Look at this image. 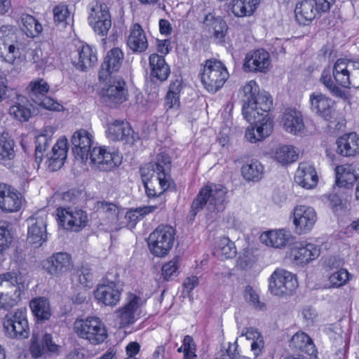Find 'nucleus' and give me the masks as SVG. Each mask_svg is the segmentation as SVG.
<instances>
[{
    "label": "nucleus",
    "mask_w": 359,
    "mask_h": 359,
    "mask_svg": "<svg viewBox=\"0 0 359 359\" xmlns=\"http://www.w3.org/2000/svg\"><path fill=\"white\" fill-rule=\"evenodd\" d=\"M170 157L167 154L161 153L155 163L145 164L140 168L142 180L149 198L160 196L170 187Z\"/></svg>",
    "instance_id": "f257e3e1"
},
{
    "label": "nucleus",
    "mask_w": 359,
    "mask_h": 359,
    "mask_svg": "<svg viewBox=\"0 0 359 359\" xmlns=\"http://www.w3.org/2000/svg\"><path fill=\"white\" fill-rule=\"evenodd\" d=\"M97 211L104 217L103 224L107 225V231H118L125 226L129 229H133L137 222L142 217L156 208L153 205L130 209L125 212L116 204L107 201H100L97 205Z\"/></svg>",
    "instance_id": "f03ea898"
},
{
    "label": "nucleus",
    "mask_w": 359,
    "mask_h": 359,
    "mask_svg": "<svg viewBox=\"0 0 359 359\" xmlns=\"http://www.w3.org/2000/svg\"><path fill=\"white\" fill-rule=\"evenodd\" d=\"M238 96L243 102L242 114L245 120H251L255 111L270 110L273 100L266 91H260L256 81L250 80L239 90Z\"/></svg>",
    "instance_id": "7ed1b4c3"
},
{
    "label": "nucleus",
    "mask_w": 359,
    "mask_h": 359,
    "mask_svg": "<svg viewBox=\"0 0 359 359\" xmlns=\"http://www.w3.org/2000/svg\"><path fill=\"white\" fill-rule=\"evenodd\" d=\"M147 299L140 292H128L123 304L114 313V320L119 328H126L135 324L142 316V309Z\"/></svg>",
    "instance_id": "20e7f679"
},
{
    "label": "nucleus",
    "mask_w": 359,
    "mask_h": 359,
    "mask_svg": "<svg viewBox=\"0 0 359 359\" xmlns=\"http://www.w3.org/2000/svg\"><path fill=\"white\" fill-rule=\"evenodd\" d=\"M227 189L222 184H208L201 189L191 205L194 215L205 205L210 212H221L224 209Z\"/></svg>",
    "instance_id": "39448f33"
},
{
    "label": "nucleus",
    "mask_w": 359,
    "mask_h": 359,
    "mask_svg": "<svg viewBox=\"0 0 359 359\" xmlns=\"http://www.w3.org/2000/svg\"><path fill=\"white\" fill-rule=\"evenodd\" d=\"M73 329L77 336L93 345L102 344L108 337V330L102 320L95 316L78 318Z\"/></svg>",
    "instance_id": "423d86ee"
},
{
    "label": "nucleus",
    "mask_w": 359,
    "mask_h": 359,
    "mask_svg": "<svg viewBox=\"0 0 359 359\" xmlns=\"http://www.w3.org/2000/svg\"><path fill=\"white\" fill-rule=\"evenodd\" d=\"M199 77L204 88L209 93H216L226 83L229 74L226 66L216 59L207 60L201 65Z\"/></svg>",
    "instance_id": "0eeeda50"
},
{
    "label": "nucleus",
    "mask_w": 359,
    "mask_h": 359,
    "mask_svg": "<svg viewBox=\"0 0 359 359\" xmlns=\"http://www.w3.org/2000/svg\"><path fill=\"white\" fill-rule=\"evenodd\" d=\"M22 287L20 273L0 274V309L9 310L15 306L20 301Z\"/></svg>",
    "instance_id": "6e6552de"
},
{
    "label": "nucleus",
    "mask_w": 359,
    "mask_h": 359,
    "mask_svg": "<svg viewBox=\"0 0 359 359\" xmlns=\"http://www.w3.org/2000/svg\"><path fill=\"white\" fill-rule=\"evenodd\" d=\"M15 36L10 26L0 27V60L2 62L18 66L25 60L22 46L15 41Z\"/></svg>",
    "instance_id": "1a4fd4ad"
},
{
    "label": "nucleus",
    "mask_w": 359,
    "mask_h": 359,
    "mask_svg": "<svg viewBox=\"0 0 359 359\" xmlns=\"http://www.w3.org/2000/svg\"><path fill=\"white\" fill-rule=\"evenodd\" d=\"M269 111L256 110L252 113V119L246 120L251 123L245 130V136L248 141L256 143L271 135L273 130V121Z\"/></svg>",
    "instance_id": "9d476101"
},
{
    "label": "nucleus",
    "mask_w": 359,
    "mask_h": 359,
    "mask_svg": "<svg viewBox=\"0 0 359 359\" xmlns=\"http://www.w3.org/2000/svg\"><path fill=\"white\" fill-rule=\"evenodd\" d=\"M175 230L169 225H159L149 235V249L156 257H163L168 254L175 241Z\"/></svg>",
    "instance_id": "9b49d317"
},
{
    "label": "nucleus",
    "mask_w": 359,
    "mask_h": 359,
    "mask_svg": "<svg viewBox=\"0 0 359 359\" xmlns=\"http://www.w3.org/2000/svg\"><path fill=\"white\" fill-rule=\"evenodd\" d=\"M48 213L46 209H40L27 219V238L29 244L39 248L47 241V219Z\"/></svg>",
    "instance_id": "f8f14e48"
},
{
    "label": "nucleus",
    "mask_w": 359,
    "mask_h": 359,
    "mask_svg": "<svg viewBox=\"0 0 359 359\" xmlns=\"http://www.w3.org/2000/svg\"><path fill=\"white\" fill-rule=\"evenodd\" d=\"M298 286L297 276L283 269L275 270L269 280V289L276 296L292 295Z\"/></svg>",
    "instance_id": "ddd939ff"
},
{
    "label": "nucleus",
    "mask_w": 359,
    "mask_h": 359,
    "mask_svg": "<svg viewBox=\"0 0 359 359\" xmlns=\"http://www.w3.org/2000/svg\"><path fill=\"white\" fill-rule=\"evenodd\" d=\"M88 22L96 34L104 36L111 26V15L105 4L91 2L88 8Z\"/></svg>",
    "instance_id": "4468645a"
},
{
    "label": "nucleus",
    "mask_w": 359,
    "mask_h": 359,
    "mask_svg": "<svg viewBox=\"0 0 359 359\" xmlns=\"http://www.w3.org/2000/svg\"><path fill=\"white\" fill-rule=\"evenodd\" d=\"M4 327L8 337L13 339H25L29 335L27 311L19 309L6 315Z\"/></svg>",
    "instance_id": "2eb2a0df"
},
{
    "label": "nucleus",
    "mask_w": 359,
    "mask_h": 359,
    "mask_svg": "<svg viewBox=\"0 0 359 359\" xmlns=\"http://www.w3.org/2000/svg\"><path fill=\"white\" fill-rule=\"evenodd\" d=\"M329 10L325 1L298 0L294 9L295 19L299 25H307Z\"/></svg>",
    "instance_id": "dca6fc26"
},
{
    "label": "nucleus",
    "mask_w": 359,
    "mask_h": 359,
    "mask_svg": "<svg viewBox=\"0 0 359 359\" xmlns=\"http://www.w3.org/2000/svg\"><path fill=\"white\" fill-rule=\"evenodd\" d=\"M56 215L58 224L70 231L79 232L85 228L88 223L86 212L76 208H58Z\"/></svg>",
    "instance_id": "f3484780"
},
{
    "label": "nucleus",
    "mask_w": 359,
    "mask_h": 359,
    "mask_svg": "<svg viewBox=\"0 0 359 359\" xmlns=\"http://www.w3.org/2000/svg\"><path fill=\"white\" fill-rule=\"evenodd\" d=\"M108 83L102 87L100 95L102 102L110 107L121 104L128 99V90L123 79L108 77Z\"/></svg>",
    "instance_id": "a211bd4d"
},
{
    "label": "nucleus",
    "mask_w": 359,
    "mask_h": 359,
    "mask_svg": "<svg viewBox=\"0 0 359 359\" xmlns=\"http://www.w3.org/2000/svg\"><path fill=\"white\" fill-rule=\"evenodd\" d=\"M295 232L299 235L309 233L314 228L318 217L315 209L305 205H296L291 214Z\"/></svg>",
    "instance_id": "6ab92c4d"
},
{
    "label": "nucleus",
    "mask_w": 359,
    "mask_h": 359,
    "mask_svg": "<svg viewBox=\"0 0 359 359\" xmlns=\"http://www.w3.org/2000/svg\"><path fill=\"white\" fill-rule=\"evenodd\" d=\"M91 162L97 169L102 171H109L118 166L122 162L121 155L113 148L95 147L90 154Z\"/></svg>",
    "instance_id": "aec40b11"
},
{
    "label": "nucleus",
    "mask_w": 359,
    "mask_h": 359,
    "mask_svg": "<svg viewBox=\"0 0 359 359\" xmlns=\"http://www.w3.org/2000/svg\"><path fill=\"white\" fill-rule=\"evenodd\" d=\"M105 133L109 141H121L126 144L136 147L140 141L139 135L133 131L129 123L122 120L107 123Z\"/></svg>",
    "instance_id": "412c9836"
},
{
    "label": "nucleus",
    "mask_w": 359,
    "mask_h": 359,
    "mask_svg": "<svg viewBox=\"0 0 359 359\" xmlns=\"http://www.w3.org/2000/svg\"><path fill=\"white\" fill-rule=\"evenodd\" d=\"M320 255V248L318 245L302 241L293 245L290 257L293 263L304 265L316 259Z\"/></svg>",
    "instance_id": "4be33fe9"
},
{
    "label": "nucleus",
    "mask_w": 359,
    "mask_h": 359,
    "mask_svg": "<svg viewBox=\"0 0 359 359\" xmlns=\"http://www.w3.org/2000/svg\"><path fill=\"white\" fill-rule=\"evenodd\" d=\"M271 66L269 53L263 48L248 52L245 57L243 68L246 72L266 73Z\"/></svg>",
    "instance_id": "5701e85b"
},
{
    "label": "nucleus",
    "mask_w": 359,
    "mask_h": 359,
    "mask_svg": "<svg viewBox=\"0 0 359 359\" xmlns=\"http://www.w3.org/2000/svg\"><path fill=\"white\" fill-rule=\"evenodd\" d=\"M319 176L313 163L309 161L300 162L294 172V182L299 187L312 190L317 187Z\"/></svg>",
    "instance_id": "b1692460"
},
{
    "label": "nucleus",
    "mask_w": 359,
    "mask_h": 359,
    "mask_svg": "<svg viewBox=\"0 0 359 359\" xmlns=\"http://www.w3.org/2000/svg\"><path fill=\"white\" fill-rule=\"evenodd\" d=\"M22 196L14 187L0 182V210L4 213H15L20 210Z\"/></svg>",
    "instance_id": "393cba45"
},
{
    "label": "nucleus",
    "mask_w": 359,
    "mask_h": 359,
    "mask_svg": "<svg viewBox=\"0 0 359 359\" xmlns=\"http://www.w3.org/2000/svg\"><path fill=\"white\" fill-rule=\"evenodd\" d=\"M122 290L117 283L108 280L100 283L94 292L95 299L107 306H116L121 297Z\"/></svg>",
    "instance_id": "a878e982"
},
{
    "label": "nucleus",
    "mask_w": 359,
    "mask_h": 359,
    "mask_svg": "<svg viewBox=\"0 0 359 359\" xmlns=\"http://www.w3.org/2000/svg\"><path fill=\"white\" fill-rule=\"evenodd\" d=\"M43 269L53 276H60L69 271L73 267L70 255L67 252H57L43 260Z\"/></svg>",
    "instance_id": "bb28decb"
},
{
    "label": "nucleus",
    "mask_w": 359,
    "mask_h": 359,
    "mask_svg": "<svg viewBox=\"0 0 359 359\" xmlns=\"http://www.w3.org/2000/svg\"><path fill=\"white\" fill-rule=\"evenodd\" d=\"M280 124L285 132L293 135L302 136L305 130L302 112L293 107L285 109L281 116Z\"/></svg>",
    "instance_id": "cd10ccee"
},
{
    "label": "nucleus",
    "mask_w": 359,
    "mask_h": 359,
    "mask_svg": "<svg viewBox=\"0 0 359 359\" xmlns=\"http://www.w3.org/2000/svg\"><path fill=\"white\" fill-rule=\"evenodd\" d=\"M97 61V57L95 48L85 43H80L76 51L72 55L73 65L81 71H86L93 67Z\"/></svg>",
    "instance_id": "c85d7f7f"
},
{
    "label": "nucleus",
    "mask_w": 359,
    "mask_h": 359,
    "mask_svg": "<svg viewBox=\"0 0 359 359\" xmlns=\"http://www.w3.org/2000/svg\"><path fill=\"white\" fill-rule=\"evenodd\" d=\"M292 238L290 231L286 228L266 230L259 236V241L263 245L276 249L285 248Z\"/></svg>",
    "instance_id": "c756f323"
},
{
    "label": "nucleus",
    "mask_w": 359,
    "mask_h": 359,
    "mask_svg": "<svg viewBox=\"0 0 359 359\" xmlns=\"http://www.w3.org/2000/svg\"><path fill=\"white\" fill-rule=\"evenodd\" d=\"M93 136L86 130L81 129L76 131L72 137V151L75 157L82 162L88 160Z\"/></svg>",
    "instance_id": "7c9ffc66"
},
{
    "label": "nucleus",
    "mask_w": 359,
    "mask_h": 359,
    "mask_svg": "<svg viewBox=\"0 0 359 359\" xmlns=\"http://www.w3.org/2000/svg\"><path fill=\"white\" fill-rule=\"evenodd\" d=\"M67 139L65 137H60L46 156V167L50 171H56L61 168L67 158Z\"/></svg>",
    "instance_id": "2f4dec72"
},
{
    "label": "nucleus",
    "mask_w": 359,
    "mask_h": 359,
    "mask_svg": "<svg viewBox=\"0 0 359 359\" xmlns=\"http://www.w3.org/2000/svg\"><path fill=\"white\" fill-rule=\"evenodd\" d=\"M124 54L119 48H114L109 50L101 65L99 72V79L100 81H107L108 77L112 76L111 74L118 71L121 68Z\"/></svg>",
    "instance_id": "473e14b6"
},
{
    "label": "nucleus",
    "mask_w": 359,
    "mask_h": 359,
    "mask_svg": "<svg viewBox=\"0 0 359 359\" xmlns=\"http://www.w3.org/2000/svg\"><path fill=\"white\" fill-rule=\"evenodd\" d=\"M310 108L312 112L323 117L325 120L332 118L334 101L320 92H314L309 97Z\"/></svg>",
    "instance_id": "72a5a7b5"
},
{
    "label": "nucleus",
    "mask_w": 359,
    "mask_h": 359,
    "mask_svg": "<svg viewBox=\"0 0 359 359\" xmlns=\"http://www.w3.org/2000/svg\"><path fill=\"white\" fill-rule=\"evenodd\" d=\"M126 44L133 53H142L147 49L146 33L139 24H134L130 28Z\"/></svg>",
    "instance_id": "f704fd0d"
},
{
    "label": "nucleus",
    "mask_w": 359,
    "mask_h": 359,
    "mask_svg": "<svg viewBox=\"0 0 359 359\" xmlns=\"http://www.w3.org/2000/svg\"><path fill=\"white\" fill-rule=\"evenodd\" d=\"M336 183L340 187L352 186L359 178V168L354 164H343L335 168Z\"/></svg>",
    "instance_id": "c9c22d12"
},
{
    "label": "nucleus",
    "mask_w": 359,
    "mask_h": 359,
    "mask_svg": "<svg viewBox=\"0 0 359 359\" xmlns=\"http://www.w3.org/2000/svg\"><path fill=\"white\" fill-rule=\"evenodd\" d=\"M182 81L180 79L173 81L169 86L164 99V108L168 113L177 112L180 108V94Z\"/></svg>",
    "instance_id": "e433bc0d"
},
{
    "label": "nucleus",
    "mask_w": 359,
    "mask_h": 359,
    "mask_svg": "<svg viewBox=\"0 0 359 359\" xmlns=\"http://www.w3.org/2000/svg\"><path fill=\"white\" fill-rule=\"evenodd\" d=\"M203 24L205 29L213 35L217 42L224 41L228 27L222 18L215 17L212 13H208L205 17Z\"/></svg>",
    "instance_id": "4c0bfd02"
},
{
    "label": "nucleus",
    "mask_w": 359,
    "mask_h": 359,
    "mask_svg": "<svg viewBox=\"0 0 359 359\" xmlns=\"http://www.w3.org/2000/svg\"><path fill=\"white\" fill-rule=\"evenodd\" d=\"M337 150L344 156H354L359 154V135L350 133L340 137L337 141Z\"/></svg>",
    "instance_id": "58836bf2"
},
{
    "label": "nucleus",
    "mask_w": 359,
    "mask_h": 359,
    "mask_svg": "<svg viewBox=\"0 0 359 359\" xmlns=\"http://www.w3.org/2000/svg\"><path fill=\"white\" fill-rule=\"evenodd\" d=\"M290 346L306 353L310 359H318V351L313 340L303 332H298L292 336Z\"/></svg>",
    "instance_id": "ea45409f"
},
{
    "label": "nucleus",
    "mask_w": 359,
    "mask_h": 359,
    "mask_svg": "<svg viewBox=\"0 0 359 359\" xmlns=\"http://www.w3.org/2000/svg\"><path fill=\"white\" fill-rule=\"evenodd\" d=\"M9 114L20 122L27 121L32 116V105L25 97L17 95L15 104L10 107Z\"/></svg>",
    "instance_id": "a19ab883"
},
{
    "label": "nucleus",
    "mask_w": 359,
    "mask_h": 359,
    "mask_svg": "<svg viewBox=\"0 0 359 359\" xmlns=\"http://www.w3.org/2000/svg\"><path fill=\"white\" fill-rule=\"evenodd\" d=\"M151 76L161 81H165L170 75V70L163 56L153 53L149 57Z\"/></svg>",
    "instance_id": "79ce46f5"
},
{
    "label": "nucleus",
    "mask_w": 359,
    "mask_h": 359,
    "mask_svg": "<svg viewBox=\"0 0 359 359\" xmlns=\"http://www.w3.org/2000/svg\"><path fill=\"white\" fill-rule=\"evenodd\" d=\"M274 159L283 165L295 162L299 158V150L290 144H281L276 147L273 151Z\"/></svg>",
    "instance_id": "37998d69"
},
{
    "label": "nucleus",
    "mask_w": 359,
    "mask_h": 359,
    "mask_svg": "<svg viewBox=\"0 0 359 359\" xmlns=\"http://www.w3.org/2000/svg\"><path fill=\"white\" fill-rule=\"evenodd\" d=\"M260 0H232L230 10L236 17L252 15L257 10Z\"/></svg>",
    "instance_id": "c03bdc74"
},
{
    "label": "nucleus",
    "mask_w": 359,
    "mask_h": 359,
    "mask_svg": "<svg viewBox=\"0 0 359 359\" xmlns=\"http://www.w3.org/2000/svg\"><path fill=\"white\" fill-rule=\"evenodd\" d=\"M53 129L51 127H46L42 133L36 137L35 161L39 168L43 158V153L47 147L50 144Z\"/></svg>",
    "instance_id": "a18cd8bd"
},
{
    "label": "nucleus",
    "mask_w": 359,
    "mask_h": 359,
    "mask_svg": "<svg viewBox=\"0 0 359 359\" xmlns=\"http://www.w3.org/2000/svg\"><path fill=\"white\" fill-rule=\"evenodd\" d=\"M264 165L258 160L248 161L241 168L242 175L248 181H259L264 175Z\"/></svg>",
    "instance_id": "49530a36"
},
{
    "label": "nucleus",
    "mask_w": 359,
    "mask_h": 359,
    "mask_svg": "<svg viewBox=\"0 0 359 359\" xmlns=\"http://www.w3.org/2000/svg\"><path fill=\"white\" fill-rule=\"evenodd\" d=\"M213 253L222 260L231 259L236 255V248L234 243L228 237H222L216 242Z\"/></svg>",
    "instance_id": "de8ad7c7"
},
{
    "label": "nucleus",
    "mask_w": 359,
    "mask_h": 359,
    "mask_svg": "<svg viewBox=\"0 0 359 359\" xmlns=\"http://www.w3.org/2000/svg\"><path fill=\"white\" fill-rule=\"evenodd\" d=\"M350 62L351 60L341 58L338 59L333 66L332 75L334 81L341 86H343V84L348 83V78L349 77L346 76V74L348 73V68H353Z\"/></svg>",
    "instance_id": "09e8293b"
},
{
    "label": "nucleus",
    "mask_w": 359,
    "mask_h": 359,
    "mask_svg": "<svg viewBox=\"0 0 359 359\" xmlns=\"http://www.w3.org/2000/svg\"><path fill=\"white\" fill-rule=\"evenodd\" d=\"M15 142L8 133L0 134V161L6 162L14 158Z\"/></svg>",
    "instance_id": "8fccbe9b"
},
{
    "label": "nucleus",
    "mask_w": 359,
    "mask_h": 359,
    "mask_svg": "<svg viewBox=\"0 0 359 359\" xmlns=\"http://www.w3.org/2000/svg\"><path fill=\"white\" fill-rule=\"evenodd\" d=\"M246 339L252 341L251 350L255 357L260 355L264 348V341L261 333L255 328H246L243 332Z\"/></svg>",
    "instance_id": "3c124183"
},
{
    "label": "nucleus",
    "mask_w": 359,
    "mask_h": 359,
    "mask_svg": "<svg viewBox=\"0 0 359 359\" xmlns=\"http://www.w3.org/2000/svg\"><path fill=\"white\" fill-rule=\"evenodd\" d=\"M30 308L38 319L48 320L51 316L49 302L44 297L33 299L30 302Z\"/></svg>",
    "instance_id": "603ef678"
},
{
    "label": "nucleus",
    "mask_w": 359,
    "mask_h": 359,
    "mask_svg": "<svg viewBox=\"0 0 359 359\" xmlns=\"http://www.w3.org/2000/svg\"><path fill=\"white\" fill-rule=\"evenodd\" d=\"M22 30L30 38L39 36L43 27L33 16L28 14H22L21 16Z\"/></svg>",
    "instance_id": "864d4df0"
},
{
    "label": "nucleus",
    "mask_w": 359,
    "mask_h": 359,
    "mask_svg": "<svg viewBox=\"0 0 359 359\" xmlns=\"http://www.w3.org/2000/svg\"><path fill=\"white\" fill-rule=\"evenodd\" d=\"M53 20L57 25L65 27L69 24L72 18V13L66 4L61 3L53 8Z\"/></svg>",
    "instance_id": "5fc2aeb1"
},
{
    "label": "nucleus",
    "mask_w": 359,
    "mask_h": 359,
    "mask_svg": "<svg viewBox=\"0 0 359 359\" xmlns=\"http://www.w3.org/2000/svg\"><path fill=\"white\" fill-rule=\"evenodd\" d=\"M28 88L31 98L35 102L36 100L46 95L49 90V85L45 80L38 79L30 82Z\"/></svg>",
    "instance_id": "6e6d98bb"
},
{
    "label": "nucleus",
    "mask_w": 359,
    "mask_h": 359,
    "mask_svg": "<svg viewBox=\"0 0 359 359\" xmlns=\"http://www.w3.org/2000/svg\"><path fill=\"white\" fill-rule=\"evenodd\" d=\"M320 81L334 96L343 99L346 98V92L338 87L332 80L330 69H324L323 71Z\"/></svg>",
    "instance_id": "4d7b16f0"
},
{
    "label": "nucleus",
    "mask_w": 359,
    "mask_h": 359,
    "mask_svg": "<svg viewBox=\"0 0 359 359\" xmlns=\"http://www.w3.org/2000/svg\"><path fill=\"white\" fill-rule=\"evenodd\" d=\"M180 261L178 257H175L162 266L161 273L165 280H172L178 276Z\"/></svg>",
    "instance_id": "13d9d810"
},
{
    "label": "nucleus",
    "mask_w": 359,
    "mask_h": 359,
    "mask_svg": "<svg viewBox=\"0 0 359 359\" xmlns=\"http://www.w3.org/2000/svg\"><path fill=\"white\" fill-rule=\"evenodd\" d=\"M11 225L8 222L0 221V252L6 250L12 243Z\"/></svg>",
    "instance_id": "bf43d9fd"
},
{
    "label": "nucleus",
    "mask_w": 359,
    "mask_h": 359,
    "mask_svg": "<svg viewBox=\"0 0 359 359\" xmlns=\"http://www.w3.org/2000/svg\"><path fill=\"white\" fill-rule=\"evenodd\" d=\"M328 198L334 212H337L346 208L347 195L345 192L334 191Z\"/></svg>",
    "instance_id": "052dcab7"
},
{
    "label": "nucleus",
    "mask_w": 359,
    "mask_h": 359,
    "mask_svg": "<svg viewBox=\"0 0 359 359\" xmlns=\"http://www.w3.org/2000/svg\"><path fill=\"white\" fill-rule=\"evenodd\" d=\"M352 278V275L344 269H341L332 273L329 277L330 286L339 287L344 285Z\"/></svg>",
    "instance_id": "680f3d73"
},
{
    "label": "nucleus",
    "mask_w": 359,
    "mask_h": 359,
    "mask_svg": "<svg viewBox=\"0 0 359 359\" xmlns=\"http://www.w3.org/2000/svg\"><path fill=\"white\" fill-rule=\"evenodd\" d=\"M350 63L352 65V69L348 68V73H347L346 76H348V83L343 84L344 88H359V62L351 60Z\"/></svg>",
    "instance_id": "e2e57ef3"
},
{
    "label": "nucleus",
    "mask_w": 359,
    "mask_h": 359,
    "mask_svg": "<svg viewBox=\"0 0 359 359\" xmlns=\"http://www.w3.org/2000/svg\"><path fill=\"white\" fill-rule=\"evenodd\" d=\"M350 63L352 65V69L348 68V73H347L346 76H348V83L343 84L344 88H359V62L351 60Z\"/></svg>",
    "instance_id": "0e129e2a"
},
{
    "label": "nucleus",
    "mask_w": 359,
    "mask_h": 359,
    "mask_svg": "<svg viewBox=\"0 0 359 359\" xmlns=\"http://www.w3.org/2000/svg\"><path fill=\"white\" fill-rule=\"evenodd\" d=\"M184 358L183 359H197L196 346L193 338L187 335L183 339Z\"/></svg>",
    "instance_id": "69168bd1"
},
{
    "label": "nucleus",
    "mask_w": 359,
    "mask_h": 359,
    "mask_svg": "<svg viewBox=\"0 0 359 359\" xmlns=\"http://www.w3.org/2000/svg\"><path fill=\"white\" fill-rule=\"evenodd\" d=\"M35 103L48 110L60 111L63 109L62 105L53 98L47 97L46 95L44 97L36 100Z\"/></svg>",
    "instance_id": "338daca9"
},
{
    "label": "nucleus",
    "mask_w": 359,
    "mask_h": 359,
    "mask_svg": "<svg viewBox=\"0 0 359 359\" xmlns=\"http://www.w3.org/2000/svg\"><path fill=\"white\" fill-rule=\"evenodd\" d=\"M255 262V257L248 252L240 255L237 259V266L242 269H250Z\"/></svg>",
    "instance_id": "774afa93"
}]
</instances>
